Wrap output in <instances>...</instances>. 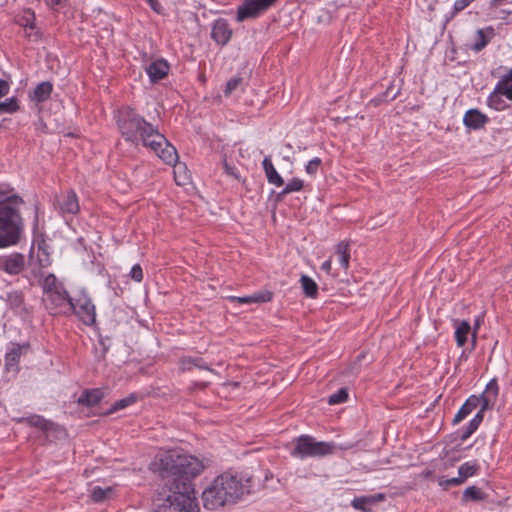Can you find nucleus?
<instances>
[{
	"mask_svg": "<svg viewBox=\"0 0 512 512\" xmlns=\"http://www.w3.org/2000/svg\"><path fill=\"white\" fill-rule=\"evenodd\" d=\"M210 465L195 456L169 452L155 459L153 470L164 482L154 500L157 512H199L193 479Z\"/></svg>",
	"mask_w": 512,
	"mask_h": 512,
	"instance_id": "obj_1",
	"label": "nucleus"
},
{
	"mask_svg": "<svg viewBox=\"0 0 512 512\" xmlns=\"http://www.w3.org/2000/svg\"><path fill=\"white\" fill-rule=\"evenodd\" d=\"M253 492L252 477L246 473L227 471L217 476L203 491L205 509L218 510L241 501Z\"/></svg>",
	"mask_w": 512,
	"mask_h": 512,
	"instance_id": "obj_2",
	"label": "nucleus"
},
{
	"mask_svg": "<svg viewBox=\"0 0 512 512\" xmlns=\"http://www.w3.org/2000/svg\"><path fill=\"white\" fill-rule=\"evenodd\" d=\"M118 126L122 136L127 141L133 143L141 141L144 146L153 150L166 164L176 162L177 151L175 147L142 117L129 111L119 119Z\"/></svg>",
	"mask_w": 512,
	"mask_h": 512,
	"instance_id": "obj_3",
	"label": "nucleus"
},
{
	"mask_svg": "<svg viewBox=\"0 0 512 512\" xmlns=\"http://www.w3.org/2000/svg\"><path fill=\"white\" fill-rule=\"evenodd\" d=\"M20 196L0 187V248L16 245L21 237L23 221L19 207Z\"/></svg>",
	"mask_w": 512,
	"mask_h": 512,
	"instance_id": "obj_4",
	"label": "nucleus"
},
{
	"mask_svg": "<svg viewBox=\"0 0 512 512\" xmlns=\"http://www.w3.org/2000/svg\"><path fill=\"white\" fill-rule=\"evenodd\" d=\"M335 445L328 442H317L311 436H300L291 455L296 458L321 457L334 452Z\"/></svg>",
	"mask_w": 512,
	"mask_h": 512,
	"instance_id": "obj_5",
	"label": "nucleus"
},
{
	"mask_svg": "<svg viewBox=\"0 0 512 512\" xmlns=\"http://www.w3.org/2000/svg\"><path fill=\"white\" fill-rule=\"evenodd\" d=\"M72 306L69 310L73 311L85 325H92L96 319L95 306L86 294L82 293L77 298H72Z\"/></svg>",
	"mask_w": 512,
	"mask_h": 512,
	"instance_id": "obj_6",
	"label": "nucleus"
},
{
	"mask_svg": "<svg viewBox=\"0 0 512 512\" xmlns=\"http://www.w3.org/2000/svg\"><path fill=\"white\" fill-rule=\"evenodd\" d=\"M277 0H245L237 10V20L242 22L255 18L271 7Z\"/></svg>",
	"mask_w": 512,
	"mask_h": 512,
	"instance_id": "obj_7",
	"label": "nucleus"
},
{
	"mask_svg": "<svg viewBox=\"0 0 512 512\" xmlns=\"http://www.w3.org/2000/svg\"><path fill=\"white\" fill-rule=\"evenodd\" d=\"M26 267L25 256L18 252H13L0 256V270L9 275H19Z\"/></svg>",
	"mask_w": 512,
	"mask_h": 512,
	"instance_id": "obj_8",
	"label": "nucleus"
},
{
	"mask_svg": "<svg viewBox=\"0 0 512 512\" xmlns=\"http://www.w3.org/2000/svg\"><path fill=\"white\" fill-rule=\"evenodd\" d=\"M56 205L63 215L76 214L79 211L78 198L76 193L72 190L65 191L57 196Z\"/></svg>",
	"mask_w": 512,
	"mask_h": 512,
	"instance_id": "obj_9",
	"label": "nucleus"
},
{
	"mask_svg": "<svg viewBox=\"0 0 512 512\" xmlns=\"http://www.w3.org/2000/svg\"><path fill=\"white\" fill-rule=\"evenodd\" d=\"M44 301L46 302L47 308L51 310L57 308L69 309V307L72 306V297L69 296L64 287L45 295Z\"/></svg>",
	"mask_w": 512,
	"mask_h": 512,
	"instance_id": "obj_10",
	"label": "nucleus"
},
{
	"mask_svg": "<svg viewBox=\"0 0 512 512\" xmlns=\"http://www.w3.org/2000/svg\"><path fill=\"white\" fill-rule=\"evenodd\" d=\"M231 36L232 30L225 19L220 18L213 23L211 37L217 44L226 45Z\"/></svg>",
	"mask_w": 512,
	"mask_h": 512,
	"instance_id": "obj_11",
	"label": "nucleus"
},
{
	"mask_svg": "<svg viewBox=\"0 0 512 512\" xmlns=\"http://www.w3.org/2000/svg\"><path fill=\"white\" fill-rule=\"evenodd\" d=\"M384 500L385 494L378 493L374 495L356 497L352 500L351 505L356 510H360L362 512H372L369 506Z\"/></svg>",
	"mask_w": 512,
	"mask_h": 512,
	"instance_id": "obj_12",
	"label": "nucleus"
},
{
	"mask_svg": "<svg viewBox=\"0 0 512 512\" xmlns=\"http://www.w3.org/2000/svg\"><path fill=\"white\" fill-rule=\"evenodd\" d=\"M488 121L486 115L478 111L477 109L468 110L463 118V122L465 126L469 129H480L482 128Z\"/></svg>",
	"mask_w": 512,
	"mask_h": 512,
	"instance_id": "obj_13",
	"label": "nucleus"
},
{
	"mask_svg": "<svg viewBox=\"0 0 512 512\" xmlns=\"http://www.w3.org/2000/svg\"><path fill=\"white\" fill-rule=\"evenodd\" d=\"M168 71L169 65L165 60L154 61L146 68L151 82H157L163 79L168 74Z\"/></svg>",
	"mask_w": 512,
	"mask_h": 512,
	"instance_id": "obj_14",
	"label": "nucleus"
},
{
	"mask_svg": "<svg viewBox=\"0 0 512 512\" xmlns=\"http://www.w3.org/2000/svg\"><path fill=\"white\" fill-rule=\"evenodd\" d=\"M498 396V384L495 379H492L487 385L485 392L478 396L480 402L483 403V409H490Z\"/></svg>",
	"mask_w": 512,
	"mask_h": 512,
	"instance_id": "obj_15",
	"label": "nucleus"
},
{
	"mask_svg": "<svg viewBox=\"0 0 512 512\" xmlns=\"http://www.w3.org/2000/svg\"><path fill=\"white\" fill-rule=\"evenodd\" d=\"M481 404L480 398L478 396H470L466 402L462 405L458 413L455 415L453 419V423L457 424L461 422L464 418H466L469 414H471L479 405Z\"/></svg>",
	"mask_w": 512,
	"mask_h": 512,
	"instance_id": "obj_16",
	"label": "nucleus"
},
{
	"mask_svg": "<svg viewBox=\"0 0 512 512\" xmlns=\"http://www.w3.org/2000/svg\"><path fill=\"white\" fill-rule=\"evenodd\" d=\"M104 397V392L101 389L85 390L78 398L77 402L80 405L93 407L97 405Z\"/></svg>",
	"mask_w": 512,
	"mask_h": 512,
	"instance_id": "obj_17",
	"label": "nucleus"
},
{
	"mask_svg": "<svg viewBox=\"0 0 512 512\" xmlns=\"http://www.w3.org/2000/svg\"><path fill=\"white\" fill-rule=\"evenodd\" d=\"M6 300L10 308L15 310L16 313L23 314L27 311L24 304V295L22 291H12L8 293Z\"/></svg>",
	"mask_w": 512,
	"mask_h": 512,
	"instance_id": "obj_18",
	"label": "nucleus"
},
{
	"mask_svg": "<svg viewBox=\"0 0 512 512\" xmlns=\"http://www.w3.org/2000/svg\"><path fill=\"white\" fill-rule=\"evenodd\" d=\"M262 164L268 182L276 186H282L284 184V181L274 168L270 158L265 157Z\"/></svg>",
	"mask_w": 512,
	"mask_h": 512,
	"instance_id": "obj_19",
	"label": "nucleus"
},
{
	"mask_svg": "<svg viewBox=\"0 0 512 512\" xmlns=\"http://www.w3.org/2000/svg\"><path fill=\"white\" fill-rule=\"evenodd\" d=\"M455 339L459 347H463L467 342V336L471 332V326L468 321H455Z\"/></svg>",
	"mask_w": 512,
	"mask_h": 512,
	"instance_id": "obj_20",
	"label": "nucleus"
},
{
	"mask_svg": "<svg viewBox=\"0 0 512 512\" xmlns=\"http://www.w3.org/2000/svg\"><path fill=\"white\" fill-rule=\"evenodd\" d=\"M495 93L512 100V69L498 82Z\"/></svg>",
	"mask_w": 512,
	"mask_h": 512,
	"instance_id": "obj_21",
	"label": "nucleus"
},
{
	"mask_svg": "<svg viewBox=\"0 0 512 512\" xmlns=\"http://www.w3.org/2000/svg\"><path fill=\"white\" fill-rule=\"evenodd\" d=\"M23 421L27 422L30 426L41 429L44 432L58 430V426L56 424L44 419L42 416L39 415L30 416L26 419H23Z\"/></svg>",
	"mask_w": 512,
	"mask_h": 512,
	"instance_id": "obj_22",
	"label": "nucleus"
},
{
	"mask_svg": "<svg viewBox=\"0 0 512 512\" xmlns=\"http://www.w3.org/2000/svg\"><path fill=\"white\" fill-rule=\"evenodd\" d=\"M52 90L53 86L50 82H41L34 89L32 99L36 102H43L50 97Z\"/></svg>",
	"mask_w": 512,
	"mask_h": 512,
	"instance_id": "obj_23",
	"label": "nucleus"
},
{
	"mask_svg": "<svg viewBox=\"0 0 512 512\" xmlns=\"http://www.w3.org/2000/svg\"><path fill=\"white\" fill-rule=\"evenodd\" d=\"M272 298V294L270 292L266 293H257L251 296H245V297H230L232 301H237L241 304H251V303H264L267 301H270Z\"/></svg>",
	"mask_w": 512,
	"mask_h": 512,
	"instance_id": "obj_24",
	"label": "nucleus"
},
{
	"mask_svg": "<svg viewBox=\"0 0 512 512\" xmlns=\"http://www.w3.org/2000/svg\"><path fill=\"white\" fill-rule=\"evenodd\" d=\"M171 165H174V179L176 183L180 186L186 185L190 180V176L187 173L185 164L178 163L177 159L176 162Z\"/></svg>",
	"mask_w": 512,
	"mask_h": 512,
	"instance_id": "obj_25",
	"label": "nucleus"
},
{
	"mask_svg": "<svg viewBox=\"0 0 512 512\" xmlns=\"http://www.w3.org/2000/svg\"><path fill=\"white\" fill-rule=\"evenodd\" d=\"M27 348L28 345H14L13 348L6 353L5 361L7 369L19 362L22 351L26 350Z\"/></svg>",
	"mask_w": 512,
	"mask_h": 512,
	"instance_id": "obj_26",
	"label": "nucleus"
},
{
	"mask_svg": "<svg viewBox=\"0 0 512 512\" xmlns=\"http://www.w3.org/2000/svg\"><path fill=\"white\" fill-rule=\"evenodd\" d=\"M303 291L307 297L315 298L318 294V286L316 282L308 277L307 275H302L300 279Z\"/></svg>",
	"mask_w": 512,
	"mask_h": 512,
	"instance_id": "obj_27",
	"label": "nucleus"
},
{
	"mask_svg": "<svg viewBox=\"0 0 512 512\" xmlns=\"http://www.w3.org/2000/svg\"><path fill=\"white\" fill-rule=\"evenodd\" d=\"M192 366L198 367L200 369H205L210 372H213L212 369H210L201 358H183L180 361V369L182 371L190 370Z\"/></svg>",
	"mask_w": 512,
	"mask_h": 512,
	"instance_id": "obj_28",
	"label": "nucleus"
},
{
	"mask_svg": "<svg viewBox=\"0 0 512 512\" xmlns=\"http://www.w3.org/2000/svg\"><path fill=\"white\" fill-rule=\"evenodd\" d=\"M63 285L58 281L54 274L47 275L42 281V288L44 295L51 293L52 291H56L62 288Z\"/></svg>",
	"mask_w": 512,
	"mask_h": 512,
	"instance_id": "obj_29",
	"label": "nucleus"
},
{
	"mask_svg": "<svg viewBox=\"0 0 512 512\" xmlns=\"http://www.w3.org/2000/svg\"><path fill=\"white\" fill-rule=\"evenodd\" d=\"M336 253L339 256V261L341 266L344 269H347L349 267V259H350V252H349V245L348 243L342 241L337 245Z\"/></svg>",
	"mask_w": 512,
	"mask_h": 512,
	"instance_id": "obj_30",
	"label": "nucleus"
},
{
	"mask_svg": "<svg viewBox=\"0 0 512 512\" xmlns=\"http://www.w3.org/2000/svg\"><path fill=\"white\" fill-rule=\"evenodd\" d=\"M303 188V181L298 178H294L291 181L287 183V185L284 187V189L277 194V199L281 200L285 195L291 193L300 191Z\"/></svg>",
	"mask_w": 512,
	"mask_h": 512,
	"instance_id": "obj_31",
	"label": "nucleus"
},
{
	"mask_svg": "<svg viewBox=\"0 0 512 512\" xmlns=\"http://www.w3.org/2000/svg\"><path fill=\"white\" fill-rule=\"evenodd\" d=\"M38 261H39L38 265L33 264L31 262L29 263L31 276L26 275V278H28L30 282H31V278H39L41 276L40 270L42 267H47L50 264L48 255H46V257L44 259L39 258Z\"/></svg>",
	"mask_w": 512,
	"mask_h": 512,
	"instance_id": "obj_32",
	"label": "nucleus"
},
{
	"mask_svg": "<svg viewBox=\"0 0 512 512\" xmlns=\"http://www.w3.org/2000/svg\"><path fill=\"white\" fill-rule=\"evenodd\" d=\"M486 497V495L477 487L475 486H470L468 488H466L463 492V501H469V500H472V501H480V500H484Z\"/></svg>",
	"mask_w": 512,
	"mask_h": 512,
	"instance_id": "obj_33",
	"label": "nucleus"
},
{
	"mask_svg": "<svg viewBox=\"0 0 512 512\" xmlns=\"http://www.w3.org/2000/svg\"><path fill=\"white\" fill-rule=\"evenodd\" d=\"M477 470L478 465L476 463L466 462L459 467L458 473L460 478H462V481L465 482V480L468 477L473 476Z\"/></svg>",
	"mask_w": 512,
	"mask_h": 512,
	"instance_id": "obj_34",
	"label": "nucleus"
},
{
	"mask_svg": "<svg viewBox=\"0 0 512 512\" xmlns=\"http://www.w3.org/2000/svg\"><path fill=\"white\" fill-rule=\"evenodd\" d=\"M244 83V79L240 76L233 77L230 79L225 87L224 95L226 97L230 96L234 91H236L238 88L242 87Z\"/></svg>",
	"mask_w": 512,
	"mask_h": 512,
	"instance_id": "obj_35",
	"label": "nucleus"
},
{
	"mask_svg": "<svg viewBox=\"0 0 512 512\" xmlns=\"http://www.w3.org/2000/svg\"><path fill=\"white\" fill-rule=\"evenodd\" d=\"M136 401V397L134 395H130L124 399L116 401L112 407L105 413L111 414L117 410L123 409Z\"/></svg>",
	"mask_w": 512,
	"mask_h": 512,
	"instance_id": "obj_36",
	"label": "nucleus"
},
{
	"mask_svg": "<svg viewBox=\"0 0 512 512\" xmlns=\"http://www.w3.org/2000/svg\"><path fill=\"white\" fill-rule=\"evenodd\" d=\"M348 398V391L346 388L339 389L336 393H333L328 397V404L335 405L343 403Z\"/></svg>",
	"mask_w": 512,
	"mask_h": 512,
	"instance_id": "obj_37",
	"label": "nucleus"
},
{
	"mask_svg": "<svg viewBox=\"0 0 512 512\" xmlns=\"http://www.w3.org/2000/svg\"><path fill=\"white\" fill-rule=\"evenodd\" d=\"M19 109L17 99L12 97L4 102H0V114L14 113Z\"/></svg>",
	"mask_w": 512,
	"mask_h": 512,
	"instance_id": "obj_38",
	"label": "nucleus"
},
{
	"mask_svg": "<svg viewBox=\"0 0 512 512\" xmlns=\"http://www.w3.org/2000/svg\"><path fill=\"white\" fill-rule=\"evenodd\" d=\"M112 492V489L111 488H107V489H103L101 487H95L92 491V499L94 502H101L103 500H105L108 496V494H110Z\"/></svg>",
	"mask_w": 512,
	"mask_h": 512,
	"instance_id": "obj_39",
	"label": "nucleus"
},
{
	"mask_svg": "<svg viewBox=\"0 0 512 512\" xmlns=\"http://www.w3.org/2000/svg\"><path fill=\"white\" fill-rule=\"evenodd\" d=\"M438 483L444 489H448L449 487H452V486H459V485L463 484L464 482L462 481V478H460V476H458V477H454V478H450V479L440 478Z\"/></svg>",
	"mask_w": 512,
	"mask_h": 512,
	"instance_id": "obj_40",
	"label": "nucleus"
},
{
	"mask_svg": "<svg viewBox=\"0 0 512 512\" xmlns=\"http://www.w3.org/2000/svg\"><path fill=\"white\" fill-rule=\"evenodd\" d=\"M477 37H478V40L473 45V49L476 52H479L487 45V40L485 38V34H484L483 30H481V29L477 31Z\"/></svg>",
	"mask_w": 512,
	"mask_h": 512,
	"instance_id": "obj_41",
	"label": "nucleus"
},
{
	"mask_svg": "<svg viewBox=\"0 0 512 512\" xmlns=\"http://www.w3.org/2000/svg\"><path fill=\"white\" fill-rule=\"evenodd\" d=\"M320 165H321V159L318 157H315L314 159H312L308 162V164L305 167V170L308 174L313 175L317 172Z\"/></svg>",
	"mask_w": 512,
	"mask_h": 512,
	"instance_id": "obj_42",
	"label": "nucleus"
},
{
	"mask_svg": "<svg viewBox=\"0 0 512 512\" xmlns=\"http://www.w3.org/2000/svg\"><path fill=\"white\" fill-rule=\"evenodd\" d=\"M130 276L133 280L137 282H141L143 279V270L139 264H136L132 267Z\"/></svg>",
	"mask_w": 512,
	"mask_h": 512,
	"instance_id": "obj_43",
	"label": "nucleus"
},
{
	"mask_svg": "<svg viewBox=\"0 0 512 512\" xmlns=\"http://www.w3.org/2000/svg\"><path fill=\"white\" fill-rule=\"evenodd\" d=\"M34 20H35V15L34 13L32 12H29L27 14V16H25L22 20H21V25L24 26V27H30V28H33L34 27Z\"/></svg>",
	"mask_w": 512,
	"mask_h": 512,
	"instance_id": "obj_44",
	"label": "nucleus"
},
{
	"mask_svg": "<svg viewBox=\"0 0 512 512\" xmlns=\"http://www.w3.org/2000/svg\"><path fill=\"white\" fill-rule=\"evenodd\" d=\"M474 0H457L454 3V12L457 13L465 9Z\"/></svg>",
	"mask_w": 512,
	"mask_h": 512,
	"instance_id": "obj_45",
	"label": "nucleus"
},
{
	"mask_svg": "<svg viewBox=\"0 0 512 512\" xmlns=\"http://www.w3.org/2000/svg\"><path fill=\"white\" fill-rule=\"evenodd\" d=\"M10 86L7 81L0 79V97L8 94Z\"/></svg>",
	"mask_w": 512,
	"mask_h": 512,
	"instance_id": "obj_46",
	"label": "nucleus"
},
{
	"mask_svg": "<svg viewBox=\"0 0 512 512\" xmlns=\"http://www.w3.org/2000/svg\"><path fill=\"white\" fill-rule=\"evenodd\" d=\"M224 169L228 175L238 178L235 168L233 166L229 165L227 162H224Z\"/></svg>",
	"mask_w": 512,
	"mask_h": 512,
	"instance_id": "obj_47",
	"label": "nucleus"
},
{
	"mask_svg": "<svg viewBox=\"0 0 512 512\" xmlns=\"http://www.w3.org/2000/svg\"><path fill=\"white\" fill-rule=\"evenodd\" d=\"M479 406H481V408L473 417V420L480 424L483 421V414L486 409H483V403H481Z\"/></svg>",
	"mask_w": 512,
	"mask_h": 512,
	"instance_id": "obj_48",
	"label": "nucleus"
},
{
	"mask_svg": "<svg viewBox=\"0 0 512 512\" xmlns=\"http://www.w3.org/2000/svg\"><path fill=\"white\" fill-rule=\"evenodd\" d=\"M397 94H398V91H395V92H394V91H393V88H392V87H389V88L385 91V93H384V97H385L386 99L393 100V99H395V98H396Z\"/></svg>",
	"mask_w": 512,
	"mask_h": 512,
	"instance_id": "obj_49",
	"label": "nucleus"
},
{
	"mask_svg": "<svg viewBox=\"0 0 512 512\" xmlns=\"http://www.w3.org/2000/svg\"><path fill=\"white\" fill-rule=\"evenodd\" d=\"M479 327H480V321H479V319H477L475 322V325H474V329L472 331V335H471L473 344H475V342H476L477 331H478Z\"/></svg>",
	"mask_w": 512,
	"mask_h": 512,
	"instance_id": "obj_50",
	"label": "nucleus"
},
{
	"mask_svg": "<svg viewBox=\"0 0 512 512\" xmlns=\"http://www.w3.org/2000/svg\"><path fill=\"white\" fill-rule=\"evenodd\" d=\"M331 264L332 263L330 259L326 260L325 262L322 263L321 270L329 274L331 271Z\"/></svg>",
	"mask_w": 512,
	"mask_h": 512,
	"instance_id": "obj_51",
	"label": "nucleus"
},
{
	"mask_svg": "<svg viewBox=\"0 0 512 512\" xmlns=\"http://www.w3.org/2000/svg\"><path fill=\"white\" fill-rule=\"evenodd\" d=\"M472 434H473V432H472V431L468 428V426H467V427H465V428L463 429V431L461 432V436H460V438H461L462 440H466V439H467V438H469Z\"/></svg>",
	"mask_w": 512,
	"mask_h": 512,
	"instance_id": "obj_52",
	"label": "nucleus"
},
{
	"mask_svg": "<svg viewBox=\"0 0 512 512\" xmlns=\"http://www.w3.org/2000/svg\"><path fill=\"white\" fill-rule=\"evenodd\" d=\"M148 2V4L150 5V7L156 11V12H159V8H160V3L158 2V0H146Z\"/></svg>",
	"mask_w": 512,
	"mask_h": 512,
	"instance_id": "obj_53",
	"label": "nucleus"
},
{
	"mask_svg": "<svg viewBox=\"0 0 512 512\" xmlns=\"http://www.w3.org/2000/svg\"><path fill=\"white\" fill-rule=\"evenodd\" d=\"M148 2V4L150 5V7L156 11V12H159V8H160V3L158 2V0H146Z\"/></svg>",
	"mask_w": 512,
	"mask_h": 512,
	"instance_id": "obj_54",
	"label": "nucleus"
},
{
	"mask_svg": "<svg viewBox=\"0 0 512 512\" xmlns=\"http://www.w3.org/2000/svg\"><path fill=\"white\" fill-rule=\"evenodd\" d=\"M148 2V4L150 5V7L156 11V12H159V8H160V3L158 2V0H146Z\"/></svg>",
	"mask_w": 512,
	"mask_h": 512,
	"instance_id": "obj_55",
	"label": "nucleus"
},
{
	"mask_svg": "<svg viewBox=\"0 0 512 512\" xmlns=\"http://www.w3.org/2000/svg\"><path fill=\"white\" fill-rule=\"evenodd\" d=\"M479 425L480 424L478 422L472 419L467 426L474 433L478 429Z\"/></svg>",
	"mask_w": 512,
	"mask_h": 512,
	"instance_id": "obj_56",
	"label": "nucleus"
},
{
	"mask_svg": "<svg viewBox=\"0 0 512 512\" xmlns=\"http://www.w3.org/2000/svg\"><path fill=\"white\" fill-rule=\"evenodd\" d=\"M47 5L50 7H54L57 5H61L65 0H45Z\"/></svg>",
	"mask_w": 512,
	"mask_h": 512,
	"instance_id": "obj_57",
	"label": "nucleus"
},
{
	"mask_svg": "<svg viewBox=\"0 0 512 512\" xmlns=\"http://www.w3.org/2000/svg\"><path fill=\"white\" fill-rule=\"evenodd\" d=\"M364 357H365V355H364V354H360V355L357 357V359H358V360H360L361 358H364Z\"/></svg>",
	"mask_w": 512,
	"mask_h": 512,
	"instance_id": "obj_58",
	"label": "nucleus"
}]
</instances>
